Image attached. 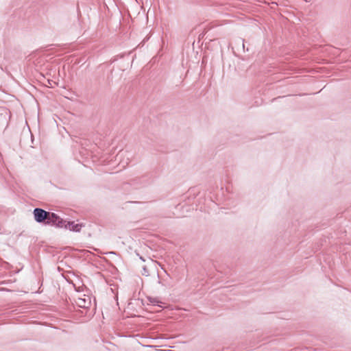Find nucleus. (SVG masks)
<instances>
[{"label": "nucleus", "mask_w": 351, "mask_h": 351, "mask_svg": "<svg viewBox=\"0 0 351 351\" xmlns=\"http://www.w3.org/2000/svg\"><path fill=\"white\" fill-rule=\"evenodd\" d=\"M34 219L38 223H45V224L62 226V219L53 213L47 212L42 208H36L33 211Z\"/></svg>", "instance_id": "f257e3e1"}, {"label": "nucleus", "mask_w": 351, "mask_h": 351, "mask_svg": "<svg viewBox=\"0 0 351 351\" xmlns=\"http://www.w3.org/2000/svg\"><path fill=\"white\" fill-rule=\"evenodd\" d=\"M62 226H58V228H65L75 232H80L82 225L81 223H75L73 221H66L62 219Z\"/></svg>", "instance_id": "f03ea898"}, {"label": "nucleus", "mask_w": 351, "mask_h": 351, "mask_svg": "<svg viewBox=\"0 0 351 351\" xmlns=\"http://www.w3.org/2000/svg\"><path fill=\"white\" fill-rule=\"evenodd\" d=\"M75 304L80 308H88L90 304V298L89 296L84 295V298H78L75 300Z\"/></svg>", "instance_id": "7ed1b4c3"}, {"label": "nucleus", "mask_w": 351, "mask_h": 351, "mask_svg": "<svg viewBox=\"0 0 351 351\" xmlns=\"http://www.w3.org/2000/svg\"><path fill=\"white\" fill-rule=\"evenodd\" d=\"M123 155H124V153H123V152H120V153H119V154H117V158H121V157H122Z\"/></svg>", "instance_id": "20e7f679"}, {"label": "nucleus", "mask_w": 351, "mask_h": 351, "mask_svg": "<svg viewBox=\"0 0 351 351\" xmlns=\"http://www.w3.org/2000/svg\"><path fill=\"white\" fill-rule=\"evenodd\" d=\"M150 302H152L153 304H156V303L158 302L156 299H152V300H150Z\"/></svg>", "instance_id": "39448f33"}, {"label": "nucleus", "mask_w": 351, "mask_h": 351, "mask_svg": "<svg viewBox=\"0 0 351 351\" xmlns=\"http://www.w3.org/2000/svg\"><path fill=\"white\" fill-rule=\"evenodd\" d=\"M128 162H125L124 164L121 165V167L122 168H125L126 167V165H128Z\"/></svg>", "instance_id": "423d86ee"}, {"label": "nucleus", "mask_w": 351, "mask_h": 351, "mask_svg": "<svg viewBox=\"0 0 351 351\" xmlns=\"http://www.w3.org/2000/svg\"><path fill=\"white\" fill-rule=\"evenodd\" d=\"M242 46L244 48L245 45H244L243 41H242Z\"/></svg>", "instance_id": "0eeeda50"}]
</instances>
